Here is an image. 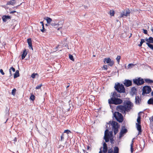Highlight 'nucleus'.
Here are the masks:
<instances>
[{
    "label": "nucleus",
    "instance_id": "obj_1",
    "mask_svg": "<svg viewBox=\"0 0 153 153\" xmlns=\"http://www.w3.org/2000/svg\"><path fill=\"white\" fill-rule=\"evenodd\" d=\"M124 105H119L117 106L116 110L123 114H126V112H129L131 109L133 107L132 103L129 101H125L123 102Z\"/></svg>",
    "mask_w": 153,
    "mask_h": 153
},
{
    "label": "nucleus",
    "instance_id": "obj_2",
    "mask_svg": "<svg viewBox=\"0 0 153 153\" xmlns=\"http://www.w3.org/2000/svg\"><path fill=\"white\" fill-rule=\"evenodd\" d=\"M104 139L105 142L107 143L110 140V143L111 144H114V137L113 135V131H111L109 132V128L107 125L106 127V130H105L104 133Z\"/></svg>",
    "mask_w": 153,
    "mask_h": 153
},
{
    "label": "nucleus",
    "instance_id": "obj_3",
    "mask_svg": "<svg viewBox=\"0 0 153 153\" xmlns=\"http://www.w3.org/2000/svg\"><path fill=\"white\" fill-rule=\"evenodd\" d=\"M114 88L115 90L120 93L125 92L126 89L124 85L119 82L115 83Z\"/></svg>",
    "mask_w": 153,
    "mask_h": 153
},
{
    "label": "nucleus",
    "instance_id": "obj_4",
    "mask_svg": "<svg viewBox=\"0 0 153 153\" xmlns=\"http://www.w3.org/2000/svg\"><path fill=\"white\" fill-rule=\"evenodd\" d=\"M108 124L109 125H110L112 126L114 133L115 135L118 132V128L120 127V125L117 122L113 121L112 122L109 121Z\"/></svg>",
    "mask_w": 153,
    "mask_h": 153
},
{
    "label": "nucleus",
    "instance_id": "obj_5",
    "mask_svg": "<svg viewBox=\"0 0 153 153\" xmlns=\"http://www.w3.org/2000/svg\"><path fill=\"white\" fill-rule=\"evenodd\" d=\"M108 101L110 105L114 104L115 105L120 104L123 102L122 100L118 98H111L108 99Z\"/></svg>",
    "mask_w": 153,
    "mask_h": 153
},
{
    "label": "nucleus",
    "instance_id": "obj_6",
    "mask_svg": "<svg viewBox=\"0 0 153 153\" xmlns=\"http://www.w3.org/2000/svg\"><path fill=\"white\" fill-rule=\"evenodd\" d=\"M113 116L116 120L119 123H122L123 120V116L119 112H115L113 114Z\"/></svg>",
    "mask_w": 153,
    "mask_h": 153
},
{
    "label": "nucleus",
    "instance_id": "obj_7",
    "mask_svg": "<svg viewBox=\"0 0 153 153\" xmlns=\"http://www.w3.org/2000/svg\"><path fill=\"white\" fill-rule=\"evenodd\" d=\"M151 88L149 86H145L143 88L142 94L144 95L145 94H148L151 92Z\"/></svg>",
    "mask_w": 153,
    "mask_h": 153
},
{
    "label": "nucleus",
    "instance_id": "obj_8",
    "mask_svg": "<svg viewBox=\"0 0 153 153\" xmlns=\"http://www.w3.org/2000/svg\"><path fill=\"white\" fill-rule=\"evenodd\" d=\"M133 82L137 85H140L144 83V81L143 79L139 77L137 79H134Z\"/></svg>",
    "mask_w": 153,
    "mask_h": 153
},
{
    "label": "nucleus",
    "instance_id": "obj_9",
    "mask_svg": "<svg viewBox=\"0 0 153 153\" xmlns=\"http://www.w3.org/2000/svg\"><path fill=\"white\" fill-rule=\"evenodd\" d=\"M127 130L125 126H123L121 130L120 131L119 138H120L123 136V134H126L127 132Z\"/></svg>",
    "mask_w": 153,
    "mask_h": 153
},
{
    "label": "nucleus",
    "instance_id": "obj_10",
    "mask_svg": "<svg viewBox=\"0 0 153 153\" xmlns=\"http://www.w3.org/2000/svg\"><path fill=\"white\" fill-rule=\"evenodd\" d=\"M130 13V11L129 9H127L126 10V11L122 12L120 14V17H123V16H128Z\"/></svg>",
    "mask_w": 153,
    "mask_h": 153
},
{
    "label": "nucleus",
    "instance_id": "obj_11",
    "mask_svg": "<svg viewBox=\"0 0 153 153\" xmlns=\"http://www.w3.org/2000/svg\"><path fill=\"white\" fill-rule=\"evenodd\" d=\"M119 93L116 92V91H114L113 93H111L112 97L111 98H118L121 97V95Z\"/></svg>",
    "mask_w": 153,
    "mask_h": 153
},
{
    "label": "nucleus",
    "instance_id": "obj_12",
    "mask_svg": "<svg viewBox=\"0 0 153 153\" xmlns=\"http://www.w3.org/2000/svg\"><path fill=\"white\" fill-rule=\"evenodd\" d=\"M127 87H129L132 85V81L128 79H125L123 83Z\"/></svg>",
    "mask_w": 153,
    "mask_h": 153
},
{
    "label": "nucleus",
    "instance_id": "obj_13",
    "mask_svg": "<svg viewBox=\"0 0 153 153\" xmlns=\"http://www.w3.org/2000/svg\"><path fill=\"white\" fill-rule=\"evenodd\" d=\"M103 150L102 152L103 153H106L108 149V148L107 144L105 142H104L103 144Z\"/></svg>",
    "mask_w": 153,
    "mask_h": 153
},
{
    "label": "nucleus",
    "instance_id": "obj_14",
    "mask_svg": "<svg viewBox=\"0 0 153 153\" xmlns=\"http://www.w3.org/2000/svg\"><path fill=\"white\" fill-rule=\"evenodd\" d=\"M2 19L4 22H6L9 19H10L11 17L8 15H3L2 17Z\"/></svg>",
    "mask_w": 153,
    "mask_h": 153
},
{
    "label": "nucleus",
    "instance_id": "obj_15",
    "mask_svg": "<svg viewBox=\"0 0 153 153\" xmlns=\"http://www.w3.org/2000/svg\"><path fill=\"white\" fill-rule=\"evenodd\" d=\"M136 125L137 129L139 131V134H141V133L142 130L140 124L136 123Z\"/></svg>",
    "mask_w": 153,
    "mask_h": 153
},
{
    "label": "nucleus",
    "instance_id": "obj_16",
    "mask_svg": "<svg viewBox=\"0 0 153 153\" xmlns=\"http://www.w3.org/2000/svg\"><path fill=\"white\" fill-rule=\"evenodd\" d=\"M27 42L28 43L29 48L30 49L31 48L32 50H33V48L32 45V42L31 38H29L27 39Z\"/></svg>",
    "mask_w": 153,
    "mask_h": 153
},
{
    "label": "nucleus",
    "instance_id": "obj_17",
    "mask_svg": "<svg viewBox=\"0 0 153 153\" xmlns=\"http://www.w3.org/2000/svg\"><path fill=\"white\" fill-rule=\"evenodd\" d=\"M141 102V99L138 96H136L135 98V103L136 104L139 105Z\"/></svg>",
    "mask_w": 153,
    "mask_h": 153
},
{
    "label": "nucleus",
    "instance_id": "obj_18",
    "mask_svg": "<svg viewBox=\"0 0 153 153\" xmlns=\"http://www.w3.org/2000/svg\"><path fill=\"white\" fill-rule=\"evenodd\" d=\"M27 54V51L26 49H25L23 51V53L22 54V59H24Z\"/></svg>",
    "mask_w": 153,
    "mask_h": 153
},
{
    "label": "nucleus",
    "instance_id": "obj_19",
    "mask_svg": "<svg viewBox=\"0 0 153 153\" xmlns=\"http://www.w3.org/2000/svg\"><path fill=\"white\" fill-rule=\"evenodd\" d=\"M50 25L53 26H54L56 28L58 27L59 25L58 23H56L53 21H52V22L50 24Z\"/></svg>",
    "mask_w": 153,
    "mask_h": 153
},
{
    "label": "nucleus",
    "instance_id": "obj_20",
    "mask_svg": "<svg viewBox=\"0 0 153 153\" xmlns=\"http://www.w3.org/2000/svg\"><path fill=\"white\" fill-rule=\"evenodd\" d=\"M16 3L15 0H12L10 1H8L7 4V5H14Z\"/></svg>",
    "mask_w": 153,
    "mask_h": 153
},
{
    "label": "nucleus",
    "instance_id": "obj_21",
    "mask_svg": "<svg viewBox=\"0 0 153 153\" xmlns=\"http://www.w3.org/2000/svg\"><path fill=\"white\" fill-rule=\"evenodd\" d=\"M19 76V72L18 70H16L14 76V78H16Z\"/></svg>",
    "mask_w": 153,
    "mask_h": 153
},
{
    "label": "nucleus",
    "instance_id": "obj_22",
    "mask_svg": "<svg viewBox=\"0 0 153 153\" xmlns=\"http://www.w3.org/2000/svg\"><path fill=\"white\" fill-rule=\"evenodd\" d=\"M145 82L146 83H153V80L150 79H144Z\"/></svg>",
    "mask_w": 153,
    "mask_h": 153
},
{
    "label": "nucleus",
    "instance_id": "obj_23",
    "mask_svg": "<svg viewBox=\"0 0 153 153\" xmlns=\"http://www.w3.org/2000/svg\"><path fill=\"white\" fill-rule=\"evenodd\" d=\"M119 149L118 147L115 146L114 148V151L113 153H119Z\"/></svg>",
    "mask_w": 153,
    "mask_h": 153
},
{
    "label": "nucleus",
    "instance_id": "obj_24",
    "mask_svg": "<svg viewBox=\"0 0 153 153\" xmlns=\"http://www.w3.org/2000/svg\"><path fill=\"white\" fill-rule=\"evenodd\" d=\"M148 103L149 105H153V98L149 99L148 101Z\"/></svg>",
    "mask_w": 153,
    "mask_h": 153
},
{
    "label": "nucleus",
    "instance_id": "obj_25",
    "mask_svg": "<svg viewBox=\"0 0 153 153\" xmlns=\"http://www.w3.org/2000/svg\"><path fill=\"white\" fill-rule=\"evenodd\" d=\"M111 61V60L110 59V58H105L104 59V61H104V62H105V63L106 62V63H108L109 62H110Z\"/></svg>",
    "mask_w": 153,
    "mask_h": 153
},
{
    "label": "nucleus",
    "instance_id": "obj_26",
    "mask_svg": "<svg viewBox=\"0 0 153 153\" xmlns=\"http://www.w3.org/2000/svg\"><path fill=\"white\" fill-rule=\"evenodd\" d=\"M137 91V89L135 87H133L131 89V92L133 94H134Z\"/></svg>",
    "mask_w": 153,
    "mask_h": 153
},
{
    "label": "nucleus",
    "instance_id": "obj_27",
    "mask_svg": "<svg viewBox=\"0 0 153 153\" xmlns=\"http://www.w3.org/2000/svg\"><path fill=\"white\" fill-rule=\"evenodd\" d=\"M46 20L47 21V23L48 24H50L52 22V19L50 17H47L46 19Z\"/></svg>",
    "mask_w": 153,
    "mask_h": 153
},
{
    "label": "nucleus",
    "instance_id": "obj_28",
    "mask_svg": "<svg viewBox=\"0 0 153 153\" xmlns=\"http://www.w3.org/2000/svg\"><path fill=\"white\" fill-rule=\"evenodd\" d=\"M146 44L151 49L153 50V45L149 43H146Z\"/></svg>",
    "mask_w": 153,
    "mask_h": 153
},
{
    "label": "nucleus",
    "instance_id": "obj_29",
    "mask_svg": "<svg viewBox=\"0 0 153 153\" xmlns=\"http://www.w3.org/2000/svg\"><path fill=\"white\" fill-rule=\"evenodd\" d=\"M145 42V40L143 39H141V41L140 42V44H139L138 46L139 47H140L142 46V44Z\"/></svg>",
    "mask_w": 153,
    "mask_h": 153
},
{
    "label": "nucleus",
    "instance_id": "obj_30",
    "mask_svg": "<svg viewBox=\"0 0 153 153\" xmlns=\"http://www.w3.org/2000/svg\"><path fill=\"white\" fill-rule=\"evenodd\" d=\"M149 43L153 44V38L152 37H150L149 38Z\"/></svg>",
    "mask_w": 153,
    "mask_h": 153
},
{
    "label": "nucleus",
    "instance_id": "obj_31",
    "mask_svg": "<svg viewBox=\"0 0 153 153\" xmlns=\"http://www.w3.org/2000/svg\"><path fill=\"white\" fill-rule=\"evenodd\" d=\"M134 66V65L132 63L129 64L127 66L128 68H132Z\"/></svg>",
    "mask_w": 153,
    "mask_h": 153
},
{
    "label": "nucleus",
    "instance_id": "obj_32",
    "mask_svg": "<svg viewBox=\"0 0 153 153\" xmlns=\"http://www.w3.org/2000/svg\"><path fill=\"white\" fill-rule=\"evenodd\" d=\"M35 96L34 95L32 94L30 97V99L32 101H34L35 99Z\"/></svg>",
    "mask_w": 153,
    "mask_h": 153
},
{
    "label": "nucleus",
    "instance_id": "obj_33",
    "mask_svg": "<svg viewBox=\"0 0 153 153\" xmlns=\"http://www.w3.org/2000/svg\"><path fill=\"white\" fill-rule=\"evenodd\" d=\"M140 119L141 117L140 116H139L137 119V123L139 124H140L141 123V122H140Z\"/></svg>",
    "mask_w": 153,
    "mask_h": 153
},
{
    "label": "nucleus",
    "instance_id": "obj_34",
    "mask_svg": "<svg viewBox=\"0 0 153 153\" xmlns=\"http://www.w3.org/2000/svg\"><path fill=\"white\" fill-rule=\"evenodd\" d=\"M109 12H110V14L111 16H114V11L113 10H110V11Z\"/></svg>",
    "mask_w": 153,
    "mask_h": 153
},
{
    "label": "nucleus",
    "instance_id": "obj_35",
    "mask_svg": "<svg viewBox=\"0 0 153 153\" xmlns=\"http://www.w3.org/2000/svg\"><path fill=\"white\" fill-rule=\"evenodd\" d=\"M114 61H111L110 62L108 63V65L110 66H112L114 64Z\"/></svg>",
    "mask_w": 153,
    "mask_h": 153
},
{
    "label": "nucleus",
    "instance_id": "obj_36",
    "mask_svg": "<svg viewBox=\"0 0 153 153\" xmlns=\"http://www.w3.org/2000/svg\"><path fill=\"white\" fill-rule=\"evenodd\" d=\"M16 89L14 88L12 90V91L11 92L12 94L13 95H15L16 94Z\"/></svg>",
    "mask_w": 153,
    "mask_h": 153
},
{
    "label": "nucleus",
    "instance_id": "obj_37",
    "mask_svg": "<svg viewBox=\"0 0 153 153\" xmlns=\"http://www.w3.org/2000/svg\"><path fill=\"white\" fill-rule=\"evenodd\" d=\"M120 58H121L120 56H117V57L116 58V59L117 60V61L118 63H119L120 62Z\"/></svg>",
    "mask_w": 153,
    "mask_h": 153
},
{
    "label": "nucleus",
    "instance_id": "obj_38",
    "mask_svg": "<svg viewBox=\"0 0 153 153\" xmlns=\"http://www.w3.org/2000/svg\"><path fill=\"white\" fill-rule=\"evenodd\" d=\"M107 151V153H113V151L112 148L109 149Z\"/></svg>",
    "mask_w": 153,
    "mask_h": 153
},
{
    "label": "nucleus",
    "instance_id": "obj_39",
    "mask_svg": "<svg viewBox=\"0 0 153 153\" xmlns=\"http://www.w3.org/2000/svg\"><path fill=\"white\" fill-rule=\"evenodd\" d=\"M64 133H67V134H68L69 133H71V132L70 130L67 129V130H65L64 132Z\"/></svg>",
    "mask_w": 153,
    "mask_h": 153
},
{
    "label": "nucleus",
    "instance_id": "obj_40",
    "mask_svg": "<svg viewBox=\"0 0 153 153\" xmlns=\"http://www.w3.org/2000/svg\"><path fill=\"white\" fill-rule=\"evenodd\" d=\"M42 27V29H41V30L42 32L44 33L46 31V30L44 28V25H43Z\"/></svg>",
    "mask_w": 153,
    "mask_h": 153
},
{
    "label": "nucleus",
    "instance_id": "obj_41",
    "mask_svg": "<svg viewBox=\"0 0 153 153\" xmlns=\"http://www.w3.org/2000/svg\"><path fill=\"white\" fill-rule=\"evenodd\" d=\"M69 58L72 61H74V59L73 58V56L72 55L70 54L69 55Z\"/></svg>",
    "mask_w": 153,
    "mask_h": 153
},
{
    "label": "nucleus",
    "instance_id": "obj_42",
    "mask_svg": "<svg viewBox=\"0 0 153 153\" xmlns=\"http://www.w3.org/2000/svg\"><path fill=\"white\" fill-rule=\"evenodd\" d=\"M36 75H38L37 73H33L31 75V77L32 78L34 79L35 78Z\"/></svg>",
    "mask_w": 153,
    "mask_h": 153
},
{
    "label": "nucleus",
    "instance_id": "obj_43",
    "mask_svg": "<svg viewBox=\"0 0 153 153\" xmlns=\"http://www.w3.org/2000/svg\"><path fill=\"white\" fill-rule=\"evenodd\" d=\"M42 86V84H40L39 85H38L36 87V89H40Z\"/></svg>",
    "mask_w": 153,
    "mask_h": 153
},
{
    "label": "nucleus",
    "instance_id": "obj_44",
    "mask_svg": "<svg viewBox=\"0 0 153 153\" xmlns=\"http://www.w3.org/2000/svg\"><path fill=\"white\" fill-rule=\"evenodd\" d=\"M102 69L104 70H107L108 69V67L106 65H104L103 67H102Z\"/></svg>",
    "mask_w": 153,
    "mask_h": 153
},
{
    "label": "nucleus",
    "instance_id": "obj_45",
    "mask_svg": "<svg viewBox=\"0 0 153 153\" xmlns=\"http://www.w3.org/2000/svg\"><path fill=\"white\" fill-rule=\"evenodd\" d=\"M64 139V134H62L61 136V140L63 141Z\"/></svg>",
    "mask_w": 153,
    "mask_h": 153
},
{
    "label": "nucleus",
    "instance_id": "obj_46",
    "mask_svg": "<svg viewBox=\"0 0 153 153\" xmlns=\"http://www.w3.org/2000/svg\"><path fill=\"white\" fill-rule=\"evenodd\" d=\"M131 153H132L133 151V148L132 145H131Z\"/></svg>",
    "mask_w": 153,
    "mask_h": 153
},
{
    "label": "nucleus",
    "instance_id": "obj_47",
    "mask_svg": "<svg viewBox=\"0 0 153 153\" xmlns=\"http://www.w3.org/2000/svg\"><path fill=\"white\" fill-rule=\"evenodd\" d=\"M0 72L2 75H4V73L3 72V71L2 69H0Z\"/></svg>",
    "mask_w": 153,
    "mask_h": 153
},
{
    "label": "nucleus",
    "instance_id": "obj_48",
    "mask_svg": "<svg viewBox=\"0 0 153 153\" xmlns=\"http://www.w3.org/2000/svg\"><path fill=\"white\" fill-rule=\"evenodd\" d=\"M9 69H10L11 71L12 70L13 72H15V68L12 67H11Z\"/></svg>",
    "mask_w": 153,
    "mask_h": 153
},
{
    "label": "nucleus",
    "instance_id": "obj_49",
    "mask_svg": "<svg viewBox=\"0 0 153 153\" xmlns=\"http://www.w3.org/2000/svg\"><path fill=\"white\" fill-rule=\"evenodd\" d=\"M143 32L144 33V34H147V31L146 30H145V29H143Z\"/></svg>",
    "mask_w": 153,
    "mask_h": 153
},
{
    "label": "nucleus",
    "instance_id": "obj_50",
    "mask_svg": "<svg viewBox=\"0 0 153 153\" xmlns=\"http://www.w3.org/2000/svg\"><path fill=\"white\" fill-rule=\"evenodd\" d=\"M145 40L147 42L146 43H149V38H146V39H145Z\"/></svg>",
    "mask_w": 153,
    "mask_h": 153
},
{
    "label": "nucleus",
    "instance_id": "obj_51",
    "mask_svg": "<svg viewBox=\"0 0 153 153\" xmlns=\"http://www.w3.org/2000/svg\"><path fill=\"white\" fill-rule=\"evenodd\" d=\"M9 71L10 74V77L12 75L11 71V70L10 69H9Z\"/></svg>",
    "mask_w": 153,
    "mask_h": 153
},
{
    "label": "nucleus",
    "instance_id": "obj_52",
    "mask_svg": "<svg viewBox=\"0 0 153 153\" xmlns=\"http://www.w3.org/2000/svg\"><path fill=\"white\" fill-rule=\"evenodd\" d=\"M16 11H15V10H14V11H12L10 12V14H12V13H16Z\"/></svg>",
    "mask_w": 153,
    "mask_h": 153
},
{
    "label": "nucleus",
    "instance_id": "obj_53",
    "mask_svg": "<svg viewBox=\"0 0 153 153\" xmlns=\"http://www.w3.org/2000/svg\"><path fill=\"white\" fill-rule=\"evenodd\" d=\"M13 141H14L15 142H16L17 140V138L16 137H15L14 140H13Z\"/></svg>",
    "mask_w": 153,
    "mask_h": 153
},
{
    "label": "nucleus",
    "instance_id": "obj_54",
    "mask_svg": "<svg viewBox=\"0 0 153 153\" xmlns=\"http://www.w3.org/2000/svg\"><path fill=\"white\" fill-rule=\"evenodd\" d=\"M21 4L22 3H21L20 5H19L16 6L14 8H17L19 6H20Z\"/></svg>",
    "mask_w": 153,
    "mask_h": 153
},
{
    "label": "nucleus",
    "instance_id": "obj_55",
    "mask_svg": "<svg viewBox=\"0 0 153 153\" xmlns=\"http://www.w3.org/2000/svg\"><path fill=\"white\" fill-rule=\"evenodd\" d=\"M134 138H133V140H132V143H131V145L132 144V145H133V143H134V141H133V140H134Z\"/></svg>",
    "mask_w": 153,
    "mask_h": 153
},
{
    "label": "nucleus",
    "instance_id": "obj_56",
    "mask_svg": "<svg viewBox=\"0 0 153 153\" xmlns=\"http://www.w3.org/2000/svg\"><path fill=\"white\" fill-rule=\"evenodd\" d=\"M40 23L42 24V26H43V25H44V24L43 23V22H41Z\"/></svg>",
    "mask_w": 153,
    "mask_h": 153
},
{
    "label": "nucleus",
    "instance_id": "obj_57",
    "mask_svg": "<svg viewBox=\"0 0 153 153\" xmlns=\"http://www.w3.org/2000/svg\"><path fill=\"white\" fill-rule=\"evenodd\" d=\"M89 149H90V147L88 146L87 147V150H88Z\"/></svg>",
    "mask_w": 153,
    "mask_h": 153
},
{
    "label": "nucleus",
    "instance_id": "obj_58",
    "mask_svg": "<svg viewBox=\"0 0 153 153\" xmlns=\"http://www.w3.org/2000/svg\"><path fill=\"white\" fill-rule=\"evenodd\" d=\"M151 120L152 121H153V116H152V117H151Z\"/></svg>",
    "mask_w": 153,
    "mask_h": 153
},
{
    "label": "nucleus",
    "instance_id": "obj_59",
    "mask_svg": "<svg viewBox=\"0 0 153 153\" xmlns=\"http://www.w3.org/2000/svg\"><path fill=\"white\" fill-rule=\"evenodd\" d=\"M100 151L99 153H102V150L101 149H100Z\"/></svg>",
    "mask_w": 153,
    "mask_h": 153
},
{
    "label": "nucleus",
    "instance_id": "obj_60",
    "mask_svg": "<svg viewBox=\"0 0 153 153\" xmlns=\"http://www.w3.org/2000/svg\"><path fill=\"white\" fill-rule=\"evenodd\" d=\"M62 28V27H59V28H58V29H57V30H60V29Z\"/></svg>",
    "mask_w": 153,
    "mask_h": 153
},
{
    "label": "nucleus",
    "instance_id": "obj_61",
    "mask_svg": "<svg viewBox=\"0 0 153 153\" xmlns=\"http://www.w3.org/2000/svg\"><path fill=\"white\" fill-rule=\"evenodd\" d=\"M151 95L153 97V91H152L151 93Z\"/></svg>",
    "mask_w": 153,
    "mask_h": 153
},
{
    "label": "nucleus",
    "instance_id": "obj_62",
    "mask_svg": "<svg viewBox=\"0 0 153 153\" xmlns=\"http://www.w3.org/2000/svg\"><path fill=\"white\" fill-rule=\"evenodd\" d=\"M70 109V108H68V109L67 110L68 111H69Z\"/></svg>",
    "mask_w": 153,
    "mask_h": 153
},
{
    "label": "nucleus",
    "instance_id": "obj_63",
    "mask_svg": "<svg viewBox=\"0 0 153 153\" xmlns=\"http://www.w3.org/2000/svg\"><path fill=\"white\" fill-rule=\"evenodd\" d=\"M69 85H68V86H67L66 87V88H68V87H69Z\"/></svg>",
    "mask_w": 153,
    "mask_h": 153
},
{
    "label": "nucleus",
    "instance_id": "obj_64",
    "mask_svg": "<svg viewBox=\"0 0 153 153\" xmlns=\"http://www.w3.org/2000/svg\"><path fill=\"white\" fill-rule=\"evenodd\" d=\"M151 30L153 32V29H151Z\"/></svg>",
    "mask_w": 153,
    "mask_h": 153
}]
</instances>
